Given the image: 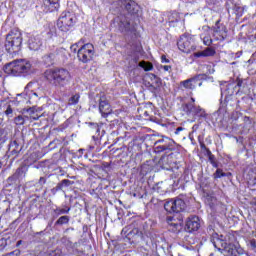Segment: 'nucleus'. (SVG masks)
I'll return each instance as SVG.
<instances>
[{
  "mask_svg": "<svg viewBox=\"0 0 256 256\" xmlns=\"http://www.w3.org/2000/svg\"><path fill=\"white\" fill-rule=\"evenodd\" d=\"M28 113L30 114L31 119H33V121H37V119H39V115L33 116L35 115V111H37V109H35V107L29 108Z\"/></svg>",
  "mask_w": 256,
  "mask_h": 256,
  "instance_id": "cd10ccee",
  "label": "nucleus"
},
{
  "mask_svg": "<svg viewBox=\"0 0 256 256\" xmlns=\"http://www.w3.org/2000/svg\"><path fill=\"white\" fill-rule=\"evenodd\" d=\"M12 114H13V109L11 108V106H8L5 111V115H12Z\"/></svg>",
  "mask_w": 256,
  "mask_h": 256,
  "instance_id": "7c9ffc66",
  "label": "nucleus"
},
{
  "mask_svg": "<svg viewBox=\"0 0 256 256\" xmlns=\"http://www.w3.org/2000/svg\"><path fill=\"white\" fill-rule=\"evenodd\" d=\"M184 128L183 127H178L175 131V135H179V133H181V131H183Z\"/></svg>",
  "mask_w": 256,
  "mask_h": 256,
  "instance_id": "72a5a7b5",
  "label": "nucleus"
},
{
  "mask_svg": "<svg viewBox=\"0 0 256 256\" xmlns=\"http://www.w3.org/2000/svg\"><path fill=\"white\" fill-rule=\"evenodd\" d=\"M14 123L16 125H24L25 124V118H23V116H17L15 119H14Z\"/></svg>",
  "mask_w": 256,
  "mask_h": 256,
  "instance_id": "c85d7f7f",
  "label": "nucleus"
},
{
  "mask_svg": "<svg viewBox=\"0 0 256 256\" xmlns=\"http://www.w3.org/2000/svg\"><path fill=\"white\" fill-rule=\"evenodd\" d=\"M167 223L170 227H172V231H181L183 227V222L180 220H175L173 217H168Z\"/></svg>",
  "mask_w": 256,
  "mask_h": 256,
  "instance_id": "aec40b11",
  "label": "nucleus"
},
{
  "mask_svg": "<svg viewBox=\"0 0 256 256\" xmlns=\"http://www.w3.org/2000/svg\"><path fill=\"white\" fill-rule=\"evenodd\" d=\"M32 67L33 65L29 60L17 59L5 65L4 73L12 77H19L31 73Z\"/></svg>",
  "mask_w": 256,
  "mask_h": 256,
  "instance_id": "f03ea898",
  "label": "nucleus"
},
{
  "mask_svg": "<svg viewBox=\"0 0 256 256\" xmlns=\"http://www.w3.org/2000/svg\"><path fill=\"white\" fill-rule=\"evenodd\" d=\"M164 71H171V66L165 65L163 66Z\"/></svg>",
  "mask_w": 256,
  "mask_h": 256,
  "instance_id": "e433bc0d",
  "label": "nucleus"
},
{
  "mask_svg": "<svg viewBox=\"0 0 256 256\" xmlns=\"http://www.w3.org/2000/svg\"><path fill=\"white\" fill-rule=\"evenodd\" d=\"M94 55L95 47L91 43L84 44L78 49V59L82 63H89Z\"/></svg>",
  "mask_w": 256,
  "mask_h": 256,
  "instance_id": "1a4fd4ad",
  "label": "nucleus"
},
{
  "mask_svg": "<svg viewBox=\"0 0 256 256\" xmlns=\"http://www.w3.org/2000/svg\"><path fill=\"white\" fill-rule=\"evenodd\" d=\"M214 38L216 41H225L227 39V26L221 24V20L216 21L214 26Z\"/></svg>",
  "mask_w": 256,
  "mask_h": 256,
  "instance_id": "ddd939ff",
  "label": "nucleus"
},
{
  "mask_svg": "<svg viewBox=\"0 0 256 256\" xmlns=\"http://www.w3.org/2000/svg\"><path fill=\"white\" fill-rule=\"evenodd\" d=\"M228 89H231V85H228Z\"/></svg>",
  "mask_w": 256,
  "mask_h": 256,
  "instance_id": "de8ad7c7",
  "label": "nucleus"
},
{
  "mask_svg": "<svg viewBox=\"0 0 256 256\" xmlns=\"http://www.w3.org/2000/svg\"><path fill=\"white\" fill-rule=\"evenodd\" d=\"M151 79H157V76L155 74H150Z\"/></svg>",
  "mask_w": 256,
  "mask_h": 256,
  "instance_id": "ea45409f",
  "label": "nucleus"
},
{
  "mask_svg": "<svg viewBox=\"0 0 256 256\" xmlns=\"http://www.w3.org/2000/svg\"><path fill=\"white\" fill-rule=\"evenodd\" d=\"M177 45L182 53H192V51L197 49V44H195L193 37L187 35L181 36Z\"/></svg>",
  "mask_w": 256,
  "mask_h": 256,
  "instance_id": "6e6552de",
  "label": "nucleus"
},
{
  "mask_svg": "<svg viewBox=\"0 0 256 256\" xmlns=\"http://www.w3.org/2000/svg\"><path fill=\"white\" fill-rule=\"evenodd\" d=\"M113 25L114 27H117L120 33H129V31H133L135 29L131 20H129L125 15H120L114 18Z\"/></svg>",
  "mask_w": 256,
  "mask_h": 256,
  "instance_id": "0eeeda50",
  "label": "nucleus"
},
{
  "mask_svg": "<svg viewBox=\"0 0 256 256\" xmlns=\"http://www.w3.org/2000/svg\"><path fill=\"white\" fill-rule=\"evenodd\" d=\"M39 183H40V185H45V183H46L45 178H44V177H41V178L39 179Z\"/></svg>",
  "mask_w": 256,
  "mask_h": 256,
  "instance_id": "c9c22d12",
  "label": "nucleus"
},
{
  "mask_svg": "<svg viewBox=\"0 0 256 256\" xmlns=\"http://www.w3.org/2000/svg\"><path fill=\"white\" fill-rule=\"evenodd\" d=\"M227 95H233V91L228 92Z\"/></svg>",
  "mask_w": 256,
  "mask_h": 256,
  "instance_id": "a18cd8bd",
  "label": "nucleus"
},
{
  "mask_svg": "<svg viewBox=\"0 0 256 256\" xmlns=\"http://www.w3.org/2000/svg\"><path fill=\"white\" fill-rule=\"evenodd\" d=\"M29 87H31V83L27 84V86L25 87V91H27V89H29Z\"/></svg>",
  "mask_w": 256,
  "mask_h": 256,
  "instance_id": "79ce46f5",
  "label": "nucleus"
},
{
  "mask_svg": "<svg viewBox=\"0 0 256 256\" xmlns=\"http://www.w3.org/2000/svg\"><path fill=\"white\" fill-rule=\"evenodd\" d=\"M159 165L162 169L172 171L173 173H176V175H179V172H176L179 171V166H177V161L175 160V155L173 153L162 156L159 160Z\"/></svg>",
  "mask_w": 256,
  "mask_h": 256,
  "instance_id": "423d86ee",
  "label": "nucleus"
},
{
  "mask_svg": "<svg viewBox=\"0 0 256 256\" xmlns=\"http://www.w3.org/2000/svg\"><path fill=\"white\" fill-rule=\"evenodd\" d=\"M75 21H77V18L74 13L63 12L57 21V27L60 31L67 33L75 25Z\"/></svg>",
  "mask_w": 256,
  "mask_h": 256,
  "instance_id": "39448f33",
  "label": "nucleus"
},
{
  "mask_svg": "<svg viewBox=\"0 0 256 256\" xmlns=\"http://www.w3.org/2000/svg\"><path fill=\"white\" fill-rule=\"evenodd\" d=\"M250 204L253 205L256 209V197L251 200Z\"/></svg>",
  "mask_w": 256,
  "mask_h": 256,
  "instance_id": "4c0bfd02",
  "label": "nucleus"
},
{
  "mask_svg": "<svg viewBox=\"0 0 256 256\" xmlns=\"http://www.w3.org/2000/svg\"><path fill=\"white\" fill-rule=\"evenodd\" d=\"M44 1V7L46 8V11H49L52 13V11H57L59 9V0H43Z\"/></svg>",
  "mask_w": 256,
  "mask_h": 256,
  "instance_id": "6ab92c4d",
  "label": "nucleus"
},
{
  "mask_svg": "<svg viewBox=\"0 0 256 256\" xmlns=\"http://www.w3.org/2000/svg\"><path fill=\"white\" fill-rule=\"evenodd\" d=\"M69 223V216H62L56 221V225H65Z\"/></svg>",
  "mask_w": 256,
  "mask_h": 256,
  "instance_id": "393cba45",
  "label": "nucleus"
},
{
  "mask_svg": "<svg viewBox=\"0 0 256 256\" xmlns=\"http://www.w3.org/2000/svg\"><path fill=\"white\" fill-rule=\"evenodd\" d=\"M62 183H64L65 185H67V183H69V180H63Z\"/></svg>",
  "mask_w": 256,
  "mask_h": 256,
  "instance_id": "c03bdc74",
  "label": "nucleus"
},
{
  "mask_svg": "<svg viewBox=\"0 0 256 256\" xmlns=\"http://www.w3.org/2000/svg\"><path fill=\"white\" fill-rule=\"evenodd\" d=\"M28 45L31 51H39V48L41 47V39L38 36H32L28 41Z\"/></svg>",
  "mask_w": 256,
  "mask_h": 256,
  "instance_id": "a211bd4d",
  "label": "nucleus"
},
{
  "mask_svg": "<svg viewBox=\"0 0 256 256\" xmlns=\"http://www.w3.org/2000/svg\"><path fill=\"white\" fill-rule=\"evenodd\" d=\"M55 59V54H48L43 57V61L45 65H53V61Z\"/></svg>",
  "mask_w": 256,
  "mask_h": 256,
  "instance_id": "5701e85b",
  "label": "nucleus"
},
{
  "mask_svg": "<svg viewBox=\"0 0 256 256\" xmlns=\"http://www.w3.org/2000/svg\"><path fill=\"white\" fill-rule=\"evenodd\" d=\"M200 39H202L204 45L209 47L211 43H213V39H211V35H209V32H204L200 35Z\"/></svg>",
  "mask_w": 256,
  "mask_h": 256,
  "instance_id": "4be33fe9",
  "label": "nucleus"
},
{
  "mask_svg": "<svg viewBox=\"0 0 256 256\" xmlns=\"http://www.w3.org/2000/svg\"><path fill=\"white\" fill-rule=\"evenodd\" d=\"M33 95H36V96H37V93H33Z\"/></svg>",
  "mask_w": 256,
  "mask_h": 256,
  "instance_id": "8fccbe9b",
  "label": "nucleus"
},
{
  "mask_svg": "<svg viewBox=\"0 0 256 256\" xmlns=\"http://www.w3.org/2000/svg\"><path fill=\"white\" fill-rule=\"evenodd\" d=\"M215 55V50L212 47H208L201 52L194 53V57H213Z\"/></svg>",
  "mask_w": 256,
  "mask_h": 256,
  "instance_id": "412c9836",
  "label": "nucleus"
},
{
  "mask_svg": "<svg viewBox=\"0 0 256 256\" xmlns=\"http://www.w3.org/2000/svg\"><path fill=\"white\" fill-rule=\"evenodd\" d=\"M20 244H21V241H18V242H17V245H20Z\"/></svg>",
  "mask_w": 256,
  "mask_h": 256,
  "instance_id": "49530a36",
  "label": "nucleus"
},
{
  "mask_svg": "<svg viewBox=\"0 0 256 256\" xmlns=\"http://www.w3.org/2000/svg\"><path fill=\"white\" fill-rule=\"evenodd\" d=\"M201 227V220L199 219L198 216H190L186 220L185 224V231L187 233H193L195 231H199Z\"/></svg>",
  "mask_w": 256,
  "mask_h": 256,
  "instance_id": "4468645a",
  "label": "nucleus"
},
{
  "mask_svg": "<svg viewBox=\"0 0 256 256\" xmlns=\"http://www.w3.org/2000/svg\"><path fill=\"white\" fill-rule=\"evenodd\" d=\"M119 3L128 11L130 15H137L140 11L139 4L133 0H120Z\"/></svg>",
  "mask_w": 256,
  "mask_h": 256,
  "instance_id": "2eb2a0df",
  "label": "nucleus"
},
{
  "mask_svg": "<svg viewBox=\"0 0 256 256\" xmlns=\"http://www.w3.org/2000/svg\"><path fill=\"white\" fill-rule=\"evenodd\" d=\"M72 51H77V44L71 46Z\"/></svg>",
  "mask_w": 256,
  "mask_h": 256,
  "instance_id": "58836bf2",
  "label": "nucleus"
},
{
  "mask_svg": "<svg viewBox=\"0 0 256 256\" xmlns=\"http://www.w3.org/2000/svg\"><path fill=\"white\" fill-rule=\"evenodd\" d=\"M181 85H183V87H185V89H195V87H201V85H203V83L201 82V80H199V76H196L194 78H190L188 80H184L181 82Z\"/></svg>",
  "mask_w": 256,
  "mask_h": 256,
  "instance_id": "f3484780",
  "label": "nucleus"
},
{
  "mask_svg": "<svg viewBox=\"0 0 256 256\" xmlns=\"http://www.w3.org/2000/svg\"><path fill=\"white\" fill-rule=\"evenodd\" d=\"M161 61H162L163 63H169V59H167V56H166V55H162V56H161Z\"/></svg>",
  "mask_w": 256,
  "mask_h": 256,
  "instance_id": "473e14b6",
  "label": "nucleus"
},
{
  "mask_svg": "<svg viewBox=\"0 0 256 256\" xmlns=\"http://www.w3.org/2000/svg\"><path fill=\"white\" fill-rule=\"evenodd\" d=\"M184 111H186L187 115H192V117L195 118L199 117L205 119V117H207V112H205V109L194 104H185Z\"/></svg>",
  "mask_w": 256,
  "mask_h": 256,
  "instance_id": "f8f14e48",
  "label": "nucleus"
},
{
  "mask_svg": "<svg viewBox=\"0 0 256 256\" xmlns=\"http://www.w3.org/2000/svg\"><path fill=\"white\" fill-rule=\"evenodd\" d=\"M59 51H60V53H65L66 50L63 48H60Z\"/></svg>",
  "mask_w": 256,
  "mask_h": 256,
  "instance_id": "37998d69",
  "label": "nucleus"
},
{
  "mask_svg": "<svg viewBox=\"0 0 256 256\" xmlns=\"http://www.w3.org/2000/svg\"><path fill=\"white\" fill-rule=\"evenodd\" d=\"M250 247L253 249V251H255L256 253V241L255 240H251L250 241Z\"/></svg>",
  "mask_w": 256,
  "mask_h": 256,
  "instance_id": "2f4dec72",
  "label": "nucleus"
},
{
  "mask_svg": "<svg viewBox=\"0 0 256 256\" xmlns=\"http://www.w3.org/2000/svg\"><path fill=\"white\" fill-rule=\"evenodd\" d=\"M23 43L21 31L14 29L6 36L5 48L8 53H17Z\"/></svg>",
  "mask_w": 256,
  "mask_h": 256,
  "instance_id": "7ed1b4c3",
  "label": "nucleus"
},
{
  "mask_svg": "<svg viewBox=\"0 0 256 256\" xmlns=\"http://www.w3.org/2000/svg\"><path fill=\"white\" fill-rule=\"evenodd\" d=\"M237 87H243V80L241 79L237 80Z\"/></svg>",
  "mask_w": 256,
  "mask_h": 256,
  "instance_id": "f704fd0d",
  "label": "nucleus"
},
{
  "mask_svg": "<svg viewBox=\"0 0 256 256\" xmlns=\"http://www.w3.org/2000/svg\"><path fill=\"white\" fill-rule=\"evenodd\" d=\"M99 111L102 117H108L109 115H111V105H109V102L105 97L100 98Z\"/></svg>",
  "mask_w": 256,
  "mask_h": 256,
  "instance_id": "dca6fc26",
  "label": "nucleus"
},
{
  "mask_svg": "<svg viewBox=\"0 0 256 256\" xmlns=\"http://www.w3.org/2000/svg\"><path fill=\"white\" fill-rule=\"evenodd\" d=\"M45 79L55 87H65L71 81V73L65 68H54L46 70Z\"/></svg>",
  "mask_w": 256,
  "mask_h": 256,
  "instance_id": "f257e3e1",
  "label": "nucleus"
},
{
  "mask_svg": "<svg viewBox=\"0 0 256 256\" xmlns=\"http://www.w3.org/2000/svg\"><path fill=\"white\" fill-rule=\"evenodd\" d=\"M167 213H181L185 211V201L181 198L171 199L164 204Z\"/></svg>",
  "mask_w": 256,
  "mask_h": 256,
  "instance_id": "9d476101",
  "label": "nucleus"
},
{
  "mask_svg": "<svg viewBox=\"0 0 256 256\" xmlns=\"http://www.w3.org/2000/svg\"><path fill=\"white\" fill-rule=\"evenodd\" d=\"M214 247L222 253L224 256H235L237 251L235 246L231 242L227 243V237L221 235L219 238L214 241Z\"/></svg>",
  "mask_w": 256,
  "mask_h": 256,
  "instance_id": "20e7f679",
  "label": "nucleus"
},
{
  "mask_svg": "<svg viewBox=\"0 0 256 256\" xmlns=\"http://www.w3.org/2000/svg\"><path fill=\"white\" fill-rule=\"evenodd\" d=\"M231 173H225L221 169H217L216 172L214 173V179H221V177H229Z\"/></svg>",
  "mask_w": 256,
  "mask_h": 256,
  "instance_id": "b1692460",
  "label": "nucleus"
},
{
  "mask_svg": "<svg viewBox=\"0 0 256 256\" xmlns=\"http://www.w3.org/2000/svg\"><path fill=\"white\" fill-rule=\"evenodd\" d=\"M140 67L144 69V71H151L153 69V64L147 62H141Z\"/></svg>",
  "mask_w": 256,
  "mask_h": 256,
  "instance_id": "bb28decb",
  "label": "nucleus"
},
{
  "mask_svg": "<svg viewBox=\"0 0 256 256\" xmlns=\"http://www.w3.org/2000/svg\"><path fill=\"white\" fill-rule=\"evenodd\" d=\"M191 101H192V102H190V104H191V105H195V98H191Z\"/></svg>",
  "mask_w": 256,
  "mask_h": 256,
  "instance_id": "a19ab883",
  "label": "nucleus"
},
{
  "mask_svg": "<svg viewBox=\"0 0 256 256\" xmlns=\"http://www.w3.org/2000/svg\"><path fill=\"white\" fill-rule=\"evenodd\" d=\"M154 151L161 153V151H173L175 149V142L169 137H162L155 142Z\"/></svg>",
  "mask_w": 256,
  "mask_h": 256,
  "instance_id": "9b49d317",
  "label": "nucleus"
},
{
  "mask_svg": "<svg viewBox=\"0 0 256 256\" xmlns=\"http://www.w3.org/2000/svg\"><path fill=\"white\" fill-rule=\"evenodd\" d=\"M69 211H71L70 208H68V209L57 208V209L55 210V213H56L57 215H63V214H65V213H69Z\"/></svg>",
  "mask_w": 256,
  "mask_h": 256,
  "instance_id": "c756f323",
  "label": "nucleus"
},
{
  "mask_svg": "<svg viewBox=\"0 0 256 256\" xmlns=\"http://www.w3.org/2000/svg\"><path fill=\"white\" fill-rule=\"evenodd\" d=\"M80 96L79 94H75L69 99V105H77L79 103Z\"/></svg>",
  "mask_w": 256,
  "mask_h": 256,
  "instance_id": "a878e982",
  "label": "nucleus"
},
{
  "mask_svg": "<svg viewBox=\"0 0 256 256\" xmlns=\"http://www.w3.org/2000/svg\"><path fill=\"white\" fill-rule=\"evenodd\" d=\"M1 167H2V164H1V162H0V169H1Z\"/></svg>",
  "mask_w": 256,
  "mask_h": 256,
  "instance_id": "09e8293b",
  "label": "nucleus"
}]
</instances>
